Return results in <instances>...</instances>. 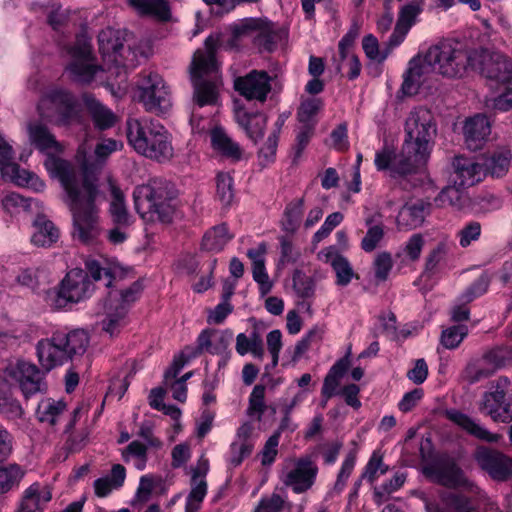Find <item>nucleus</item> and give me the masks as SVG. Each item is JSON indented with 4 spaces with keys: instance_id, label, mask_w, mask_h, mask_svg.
<instances>
[{
    "instance_id": "c756f323",
    "label": "nucleus",
    "mask_w": 512,
    "mask_h": 512,
    "mask_svg": "<svg viewBox=\"0 0 512 512\" xmlns=\"http://www.w3.org/2000/svg\"><path fill=\"white\" fill-rule=\"evenodd\" d=\"M243 31H255L256 44L265 51H272L281 39V32L278 31L273 23L264 22L258 19H250L242 26Z\"/></svg>"
},
{
    "instance_id": "5701e85b",
    "label": "nucleus",
    "mask_w": 512,
    "mask_h": 512,
    "mask_svg": "<svg viewBox=\"0 0 512 512\" xmlns=\"http://www.w3.org/2000/svg\"><path fill=\"white\" fill-rule=\"evenodd\" d=\"M430 211L431 204L422 199L406 202L396 216L397 229L410 231L422 226Z\"/></svg>"
},
{
    "instance_id": "aec40b11",
    "label": "nucleus",
    "mask_w": 512,
    "mask_h": 512,
    "mask_svg": "<svg viewBox=\"0 0 512 512\" xmlns=\"http://www.w3.org/2000/svg\"><path fill=\"white\" fill-rule=\"evenodd\" d=\"M234 87L246 99L263 103L271 91V77L265 71L253 70L237 78Z\"/></svg>"
},
{
    "instance_id": "f3484780",
    "label": "nucleus",
    "mask_w": 512,
    "mask_h": 512,
    "mask_svg": "<svg viewBox=\"0 0 512 512\" xmlns=\"http://www.w3.org/2000/svg\"><path fill=\"white\" fill-rule=\"evenodd\" d=\"M512 354H481L473 359L463 371V378L469 383L478 382L506 367Z\"/></svg>"
},
{
    "instance_id": "f704fd0d",
    "label": "nucleus",
    "mask_w": 512,
    "mask_h": 512,
    "mask_svg": "<svg viewBox=\"0 0 512 512\" xmlns=\"http://www.w3.org/2000/svg\"><path fill=\"white\" fill-rule=\"evenodd\" d=\"M437 481L449 488H463L474 491L475 484L469 480L462 469L454 463H447L437 469Z\"/></svg>"
},
{
    "instance_id": "393cba45",
    "label": "nucleus",
    "mask_w": 512,
    "mask_h": 512,
    "mask_svg": "<svg viewBox=\"0 0 512 512\" xmlns=\"http://www.w3.org/2000/svg\"><path fill=\"white\" fill-rule=\"evenodd\" d=\"M447 418L469 435L488 443L497 442L500 435L490 432L478 421L456 409L446 411Z\"/></svg>"
},
{
    "instance_id": "423d86ee",
    "label": "nucleus",
    "mask_w": 512,
    "mask_h": 512,
    "mask_svg": "<svg viewBox=\"0 0 512 512\" xmlns=\"http://www.w3.org/2000/svg\"><path fill=\"white\" fill-rule=\"evenodd\" d=\"M478 47H468L459 42L443 41L428 49V58L435 64V73L446 78H462L474 71Z\"/></svg>"
},
{
    "instance_id": "c03bdc74",
    "label": "nucleus",
    "mask_w": 512,
    "mask_h": 512,
    "mask_svg": "<svg viewBox=\"0 0 512 512\" xmlns=\"http://www.w3.org/2000/svg\"><path fill=\"white\" fill-rule=\"evenodd\" d=\"M26 470L17 463L0 465V495L19 487Z\"/></svg>"
},
{
    "instance_id": "680f3d73",
    "label": "nucleus",
    "mask_w": 512,
    "mask_h": 512,
    "mask_svg": "<svg viewBox=\"0 0 512 512\" xmlns=\"http://www.w3.org/2000/svg\"><path fill=\"white\" fill-rule=\"evenodd\" d=\"M191 491L186 499V510H193L198 512L202 501L207 494V482L206 479L192 480L191 479Z\"/></svg>"
},
{
    "instance_id": "cd10ccee",
    "label": "nucleus",
    "mask_w": 512,
    "mask_h": 512,
    "mask_svg": "<svg viewBox=\"0 0 512 512\" xmlns=\"http://www.w3.org/2000/svg\"><path fill=\"white\" fill-rule=\"evenodd\" d=\"M455 184L462 187H470L481 180L484 174V168L481 163L474 159L463 156L455 157L453 161Z\"/></svg>"
},
{
    "instance_id": "6e6d98bb",
    "label": "nucleus",
    "mask_w": 512,
    "mask_h": 512,
    "mask_svg": "<svg viewBox=\"0 0 512 512\" xmlns=\"http://www.w3.org/2000/svg\"><path fill=\"white\" fill-rule=\"evenodd\" d=\"M128 295L127 290H122L120 292L121 303L119 306H116L115 314L108 315L102 321V330L107 332L111 337H113L119 331V319L124 317L127 313V300L126 297Z\"/></svg>"
},
{
    "instance_id": "338daca9",
    "label": "nucleus",
    "mask_w": 512,
    "mask_h": 512,
    "mask_svg": "<svg viewBox=\"0 0 512 512\" xmlns=\"http://www.w3.org/2000/svg\"><path fill=\"white\" fill-rule=\"evenodd\" d=\"M10 180L19 186L29 187L36 192H42L45 188V183L36 174L21 168Z\"/></svg>"
},
{
    "instance_id": "c9c22d12",
    "label": "nucleus",
    "mask_w": 512,
    "mask_h": 512,
    "mask_svg": "<svg viewBox=\"0 0 512 512\" xmlns=\"http://www.w3.org/2000/svg\"><path fill=\"white\" fill-rule=\"evenodd\" d=\"M85 268V272H87L88 276L90 275L94 281H98L104 276L107 280L105 284L107 287H112L113 282L124 275V270L119 265L108 263L107 260L100 261L88 258L85 261Z\"/></svg>"
},
{
    "instance_id": "49530a36",
    "label": "nucleus",
    "mask_w": 512,
    "mask_h": 512,
    "mask_svg": "<svg viewBox=\"0 0 512 512\" xmlns=\"http://www.w3.org/2000/svg\"><path fill=\"white\" fill-rule=\"evenodd\" d=\"M233 238L225 224L214 226L208 230L202 239V247L207 251L219 252Z\"/></svg>"
},
{
    "instance_id": "a211bd4d",
    "label": "nucleus",
    "mask_w": 512,
    "mask_h": 512,
    "mask_svg": "<svg viewBox=\"0 0 512 512\" xmlns=\"http://www.w3.org/2000/svg\"><path fill=\"white\" fill-rule=\"evenodd\" d=\"M137 434L141 440L130 442V456L136 458L134 467L142 471L145 469L147 463V450H160L163 448L164 443L160 438L155 436L154 424L149 420L141 422Z\"/></svg>"
},
{
    "instance_id": "72a5a7b5",
    "label": "nucleus",
    "mask_w": 512,
    "mask_h": 512,
    "mask_svg": "<svg viewBox=\"0 0 512 512\" xmlns=\"http://www.w3.org/2000/svg\"><path fill=\"white\" fill-rule=\"evenodd\" d=\"M125 479V467L121 464H114L109 474L94 480V493L99 498H105L109 496L113 491L120 489L124 485Z\"/></svg>"
},
{
    "instance_id": "6ab92c4d",
    "label": "nucleus",
    "mask_w": 512,
    "mask_h": 512,
    "mask_svg": "<svg viewBox=\"0 0 512 512\" xmlns=\"http://www.w3.org/2000/svg\"><path fill=\"white\" fill-rule=\"evenodd\" d=\"M258 436V432L252 423H243L238 428L235 439L230 445L228 464L232 467L241 465L244 459L251 455Z\"/></svg>"
},
{
    "instance_id": "39448f33",
    "label": "nucleus",
    "mask_w": 512,
    "mask_h": 512,
    "mask_svg": "<svg viewBox=\"0 0 512 512\" xmlns=\"http://www.w3.org/2000/svg\"><path fill=\"white\" fill-rule=\"evenodd\" d=\"M130 146L139 155L159 163L174 157L172 135L163 124L152 118L130 121Z\"/></svg>"
},
{
    "instance_id": "9d476101",
    "label": "nucleus",
    "mask_w": 512,
    "mask_h": 512,
    "mask_svg": "<svg viewBox=\"0 0 512 512\" xmlns=\"http://www.w3.org/2000/svg\"><path fill=\"white\" fill-rule=\"evenodd\" d=\"M28 136L30 143L41 153L46 154L44 166L52 178H56L61 183L60 172L50 170L47 164L49 161L64 162L68 166V174L71 179L81 175V170H77L69 161L55 156L56 153L63 152V145L56 140L47 126L42 123H30L28 125Z\"/></svg>"
},
{
    "instance_id": "3c124183",
    "label": "nucleus",
    "mask_w": 512,
    "mask_h": 512,
    "mask_svg": "<svg viewBox=\"0 0 512 512\" xmlns=\"http://www.w3.org/2000/svg\"><path fill=\"white\" fill-rule=\"evenodd\" d=\"M406 477V473L396 472L389 481L375 487L373 493L375 503L377 505L383 504L390 494L396 492L404 485Z\"/></svg>"
},
{
    "instance_id": "bf43d9fd",
    "label": "nucleus",
    "mask_w": 512,
    "mask_h": 512,
    "mask_svg": "<svg viewBox=\"0 0 512 512\" xmlns=\"http://www.w3.org/2000/svg\"><path fill=\"white\" fill-rule=\"evenodd\" d=\"M387 471L388 466L384 464L382 455L378 452H373L361 477L372 484L380 475L385 474Z\"/></svg>"
},
{
    "instance_id": "bb28decb",
    "label": "nucleus",
    "mask_w": 512,
    "mask_h": 512,
    "mask_svg": "<svg viewBox=\"0 0 512 512\" xmlns=\"http://www.w3.org/2000/svg\"><path fill=\"white\" fill-rule=\"evenodd\" d=\"M235 120L246 136L255 144L262 139L267 125V117L260 112H249L244 108L235 110Z\"/></svg>"
},
{
    "instance_id": "13d9d810",
    "label": "nucleus",
    "mask_w": 512,
    "mask_h": 512,
    "mask_svg": "<svg viewBox=\"0 0 512 512\" xmlns=\"http://www.w3.org/2000/svg\"><path fill=\"white\" fill-rule=\"evenodd\" d=\"M237 352H262L263 339L262 335L255 328L249 336L240 333L236 339Z\"/></svg>"
},
{
    "instance_id": "de8ad7c7",
    "label": "nucleus",
    "mask_w": 512,
    "mask_h": 512,
    "mask_svg": "<svg viewBox=\"0 0 512 512\" xmlns=\"http://www.w3.org/2000/svg\"><path fill=\"white\" fill-rule=\"evenodd\" d=\"M511 157V151L507 148L494 151L482 164L484 171L489 172L492 176H503L508 171Z\"/></svg>"
},
{
    "instance_id": "20e7f679",
    "label": "nucleus",
    "mask_w": 512,
    "mask_h": 512,
    "mask_svg": "<svg viewBox=\"0 0 512 512\" xmlns=\"http://www.w3.org/2000/svg\"><path fill=\"white\" fill-rule=\"evenodd\" d=\"M175 185L163 178H153L137 186L133 192L134 206L142 218L162 223L172 222L177 209Z\"/></svg>"
},
{
    "instance_id": "9b49d317",
    "label": "nucleus",
    "mask_w": 512,
    "mask_h": 512,
    "mask_svg": "<svg viewBox=\"0 0 512 512\" xmlns=\"http://www.w3.org/2000/svg\"><path fill=\"white\" fill-rule=\"evenodd\" d=\"M509 384L508 378H498L491 384L490 391L484 393L479 405L480 411L495 422L512 421V396L506 394Z\"/></svg>"
},
{
    "instance_id": "4be33fe9",
    "label": "nucleus",
    "mask_w": 512,
    "mask_h": 512,
    "mask_svg": "<svg viewBox=\"0 0 512 512\" xmlns=\"http://www.w3.org/2000/svg\"><path fill=\"white\" fill-rule=\"evenodd\" d=\"M426 512H479L471 499L458 492H441L436 498L425 500Z\"/></svg>"
},
{
    "instance_id": "ddd939ff",
    "label": "nucleus",
    "mask_w": 512,
    "mask_h": 512,
    "mask_svg": "<svg viewBox=\"0 0 512 512\" xmlns=\"http://www.w3.org/2000/svg\"><path fill=\"white\" fill-rule=\"evenodd\" d=\"M318 466L310 456L290 460L281 474V481L297 494L310 490L318 475Z\"/></svg>"
},
{
    "instance_id": "0e129e2a",
    "label": "nucleus",
    "mask_w": 512,
    "mask_h": 512,
    "mask_svg": "<svg viewBox=\"0 0 512 512\" xmlns=\"http://www.w3.org/2000/svg\"><path fill=\"white\" fill-rule=\"evenodd\" d=\"M464 187L458 184L447 186L440 192L438 201L441 205H449L452 207L460 208L465 202Z\"/></svg>"
},
{
    "instance_id": "ea45409f",
    "label": "nucleus",
    "mask_w": 512,
    "mask_h": 512,
    "mask_svg": "<svg viewBox=\"0 0 512 512\" xmlns=\"http://www.w3.org/2000/svg\"><path fill=\"white\" fill-rule=\"evenodd\" d=\"M141 16H150L160 21H168L171 18L170 6L166 0H130Z\"/></svg>"
},
{
    "instance_id": "774afa93",
    "label": "nucleus",
    "mask_w": 512,
    "mask_h": 512,
    "mask_svg": "<svg viewBox=\"0 0 512 512\" xmlns=\"http://www.w3.org/2000/svg\"><path fill=\"white\" fill-rule=\"evenodd\" d=\"M285 504V500L279 494L273 493L262 496L253 512H282Z\"/></svg>"
},
{
    "instance_id": "7ed1b4c3",
    "label": "nucleus",
    "mask_w": 512,
    "mask_h": 512,
    "mask_svg": "<svg viewBox=\"0 0 512 512\" xmlns=\"http://www.w3.org/2000/svg\"><path fill=\"white\" fill-rule=\"evenodd\" d=\"M478 55L474 71L501 90L498 95L487 99L486 105L502 112L512 110V58L484 47H478Z\"/></svg>"
},
{
    "instance_id": "f257e3e1",
    "label": "nucleus",
    "mask_w": 512,
    "mask_h": 512,
    "mask_svg": "<svg viewBox=\"0 0 512 512\" xmlns=\"http://www.w3.org/2000/svg\"><path fill=\"white\" fill-rule=\"evenodd\" d=\"M47 166L61 173L59 176L65 191V202L73 215V237L84 244H92L100 234L94 204L99 193L95 171L84 163L81 175L71 179L66 163L51 160Z\"/></svg>"
},
{
    "instance_id": "4c0bfd02",
    "label": "nucleus",
    "mask_w": 512,
    "mask_h": 512,
    "mask_svg": "<svg viewBox=\"0 0 512 512\" xmlns=\"http://www.w3.org/2000/svg\"><path fill=\"white\" fill-rule=\"evenodd\" d=\"M83 101L97 129L106 130L114 126L116 122L115 114L102 105L93 95L84 94Z\"/></svg>"
},
{
    "instance_id": "4d7b16f0",
    "label": "nucleus",
    "mask_w": 512,
    "mask_h": 512,
    "mask_svg": "<svg viewBox=\"0 0 512 512\" xmlns=\"http://www.w3.org/2000/svg\"><path fill=\"white\" fill-rule=\"evenodd\" d=\"M293 289L301 299H309L314 296L315 282L301 270H295L292 277Z\"/></svg>"
},
{
    "instance_id": "f8f14e48",
    "label": "nucleus",
    "mask_w": 512,
    "mask_h": 512,
    "mask_svg": "<svg viewBox=\"0 0 512 512\" xmlns=\"http://www.w3.org/2000/svg\"><path fill=\"white\" fill-rule=\"evenodd\" d=\"M197 354H177L163 373L162 384L167 392L171 393L175 401L184 403L187 400V381L195 374L194 370H189L184 374L180 373L191 366Z\"/></svg>"
},
{
    "instance_id": "37998d69",
    "label": "nucleus",
    "mask_w": 512,
    "mask_h": 512,
    "mask_svg": "<svg viewBox=\"0 0 512 512\" xmlns=\"http://www.w3.org/2000/svg\"><path fill=\"white\" fill-rule=\"evenodd\" d=\"M51 499V488L48 485L34 482L23 491L21 503L32 508H40L44 511V508Z\"/></svg>"
},
{
    "instance_id": "b1692460",
    "label": "nucleus",
    "mask_w": 512,
    "mask_h": 512,
    "mask_svg": "<svg viewBox=\"0 0 512 512\" xmlns=\"http://www.w3.org/2000/svg\"><path fill=\"white\" fill-rule=\"evenodd\" d=\"M318 258L331 265L336 275V285L345 287L355 277V272L349 260L340 254L333 246L327 247L318 253Z\"/></svg>"
},
{
    "instance_id": "4468645a",
    "label": "nucleus",
    "mask_w": 512,
    "mask_h": 512,
    "mask_svg": "<svg viewBox=\"0 0 512 512\" xmlns=\"http://www.w3.org/2000/svg\"><path fill=\"white\" fill-rule=\"evenodd\" d=\"M38 112L42 118H56L58 123L67 124L75 112V99L66 90L51 89L39 101Z\"/></svg>"
},
{
    "instance_id": "412c9836",
    "label": "nucleus",
    "mask_w": 512,
    "mask_h": 512,
    "mask_svg": "<svg viewBox=\"0 0 512 512\" xmlns=\"http://www.w3.org/2000/svg\"><path fill=\"white\" fill-rule=\"evenodd\" d=\"M475 460L494 480L503 481L512 476V459L498 451L480 447L475 452Z\"/></svg>"
},
{
    "instance_id": "e433bc0d",
    "label": "nucleus",
    "mask_w": 512,
    "mask_h": 512,
    "mask_svg": "<svg viewBox=\"0 0 512 512\" xmlns=\"http://www.w3.org/2000/svg\"><path fill=\"white\" fill-rule=\"evenodd\" d=\"M380 327L385 336L393 341H404L418 333L421 326L417 324H405L402 328L397 326L396 316L387 312L379 317Z\"/></svg>"
},
{
    "instance_id": "2eb2a0df",
    "label": "nucleus",
    "mask_w": 512,
    "mask_h": 512,
    "mask_svg": "<svg viewBox=\"0 0 512 512\" xmlns=\"http://www.w3.org/2000/svg\"><path fill=\"white\" fill-rule=\"evenodd\" d=\"M5 375L18 382L25 397L43 393L47 389L44 373L36 365L19 361L5 369Z\"/></svg>"
},
{
    "instance_id": "58836bf2",
    "label": "nucleus",
    "mask_w": 512,
    "mask_h": 512,
    "mask_svg": "<svg viewBox=\"0 0 512 512\" xmlns=\"http://www.w3.org/2000/svg\"><path fill=\"white\" fill-rule=\"evenodd\" d=\"M418 13L419 8L414 4H408L401 9L394 31L389 37V47H397L404 41Z\"/></svg>"
},
{
    "instance_id": "5fc2aeb1",
    "label": "nucleus",
    "mask_w": 512,
    "mask_h": 512,
    "mask_svg": "<svg viewBox=\"0 0 512 512\" xmlns=\"http://www.w3.org/2000/svg\"><path fill=\"white\" fill-rule=\"evenodd\" d=\"M108 182L112 197L110 204L111 214L115 222H124L126 220L125 195L111 178Z\"/></svg>"
},
{
    "instance_id": "7c9ffc66",
    "label": "nucleus",
    "mask_w": 512,
    "mask_h": 512,
    "mask_svg": "<svg viewBox=\"0 0 512 512\" xmlns=\"http://www.w3.org/2000/svg\"><path fill=\"white\" fill-rule=\"evenodd\" d=\"M233 342L231 330H203L197 338V352H224Z\"/></svg>"
},
{
    "instance_id": "603ef678",
    "label": "nucleus",
    "mask_w": 512,
    "mask_h": 512,
    "mask_svg": "<svg viewBox=\"0 0 512 512\" xmlns=\"http://www.w3.org/2000/svg\"><path fill=\"white\" fill-rule=\"evenodd\" d=\"M14 152L0 134V171L3 177L10 179L15 173L19 172V165L13 161Z\"/></svg>"
},
{
    "instance_id": "2f4dec72",
    "label": "nucleus",
    "mask_w": 512,
    "mask_h": 512,
    "mask_svg": "<svg viewBox=\"0 0 512 512\" xmlns=\"http://www.w3.org/2000/svg\"><path fill=\"white\" fill-rule=\"evenodd\" d=\"M351 367V361L349 354H345L344 357L339 359L329 370L326 377L324 378L321 394L328 400L333 396L338 395L342 389L340 383L348 373Z\"/></svg>"
},
{
    "instance_id": "1a4fd4ad",
    "label": "nucleus",
    "mask_w": 512,
    "mask_h": 512,
    "mask_svg": "<svg viewBox=\"0 0 512 512\" xmlns=\"http://www.w3.org/2000/svg\"><path fill=\"white\" fill-rule=\"evenodd\" d=\"M94 290L95 285L85 270L71 269L60 282L53 304L57 309L67 308L90 298Z\"/></svg>"
},
{
    "instance_id": "79ce46f5",
    "label": "nucleus",
    "mask_w": 512,
    "mask_h": 512,
    "mask_svg": "<svg viewBox=\"0 0 512 512\" xmlns=\"http://www.w3.org/2000/svg\"><path fill=\"white\" fill-rule=\"evenodd\" d=\"M66 410V403L52 398L42 399L36 409V418L39 422L54 426Z\"/></svg>"
},
{
    "instance_id": "09e8293b",
    "label": "nucleus",
    "mask_w": 512,
    "mask_h": 512,
    "mask_svg": "<svg viewBox=\"0 0 512 512\" xmlns=\"http://www.w3.org/2000/svg\"><path fill=\"white\" fill-rule=\"evenodd\" d=\"M217 39L209 36L205 40L206 50L198 49L194 55L190 66L202 67L203 71H214L216 69L215 48Z\"/></svg>"
},
{
    "instance_id": "6e6552de",
    "label": "nucleus",
    "mask_w": 512,
    "mask_h": 512,
    "mask_svg": "<svg viewBox=\"0 0 512 512\" xmlns=\"http://www.w3.org/2000/svg\"><path fill=\"white\" fill-rule=\"evenodd\" d=\"M67 54L71 61L66 71L71 80L78 84H90L97 73L103 71L100 65L94 63L90 39L84 34L78 35L75 42L67 47Z\"/></svg>"
},
{
    "instance_id": "052dcab7",
    "label": "nucleus",
    "mask_w": 512,
    "mask_h": 512,
    "mask_svg": "<svg viewBox=\"0 0 512 512\" xmlns=\"http://www.w3.org/2000/svg\"><path fill=\"white\" fill-rule=\"evenodd\" d=\"M411 73L418 78L420 81L424 82L427 76L434 72L435 73V64L429 60L428 51L424 56H415L413 57L407 67Z\"/></svg>"
},
{
    "instance_id": "dca6fc26",
    "label": "nucleus",
    "mask_w": 512,
    "mask_h": 512,
    "mask_svg": "<svg viewBox=\"0 0 512 512\" xmlns=\"http://www.w3.org/2000/svg\"><path fill=\"white\" fill-rule=\"evenodd\" d=\"M88 344L89 336L83 329H75L69 333L55 332L51 338L37 343L36 352H85Z\"/></svg>"
},
{
    "instance_id": "e2e57ef3",
    "label": "nucleus",
    "mask_w": 512,
    "mask_h": 512,
    "mask_svg": "<svg viewBox=\"0 0 512 512\" xmlns=\"http://www.w3.org/2000/svg\"><path fill=\"white\" fill-rule=\"evenodd\" d=\"M468 334L466 325H455L442 331L441 344L445 349H455Z\"/></svg>"
},
{
    "instance_id": "0eeeda50",
    "label": "nucleus",
    "mask_w": 512,
    "mask_h": 512,
    "mask_svg": "<svg viewBox=\"0 0 512 512\" xmlns=\"http://www.w3.org/2000/svg\"><path fill=\"white\" fill-rule=\"evenodd\" d=\"M133 93L134 99L149 113L164 116L172 109L171 88L158 72L144 70L139 73Z\"/></svg>"
},
{
    "instance_id": "473e14b6",
    "label": "nucleus",
    "mask_w": 512,
    "mask_h": 512,
    "mask_svg": "<svg viewBox=\"0 0 512 512\" xmlns=\"http://www.w3.org/2000/svg\"><path fill=\"white\" fill-rule=\"evenodd\" d=\"M212 71H203L202 67L190 66V78L194 87V95L199 106L213 104L216 101L215 84L203 79Z\"/></svg>"
},
{
    "instance_id": "f03ea898",
    "label": "nucleus",
    "mask_w": 512,
    "mask_h": 512,
    "mask_svg": "<svg viewBox=\"0 0 512 512\" xmlns=\"http://www.w3.org/2000/svg\"><path fill=\"white\" fill-rule=\"evenodd\" d=\"M404 132L401 153L391 169L393 176L416 173L427 164L437 134L432 112L424 107L412 109L405 121Z\"/></svg>"
},
{
    "instance_id": "864d4df0",
    "label": "nucleus",
    "mask_w": 512,
    "mask_h": 512,
    "mask_svg": "<svg viewBox=\"0 0 512 512\" xmlns=\"http://www.w3.org/2000/svg\"><path fill=\"white\" fill-rule=\"evenodd\" d=\"M216 196L223 206H229L234 200V182L229 173L219 172L216 176Z\"/></svg>"
},
{
    "instance_id": "8fccbe9b",
    "label": "nucleus",
    "mask_w": 512,
    "mask_h": 512,
    "mask_svg": "<svg viewBox=\"0 0 512 512\" xmlns=\"http://www.w3.org/2000/svg\"><path fill=\"white\" fill-rule=\"evenodd\" d=\"M304 211V200L296 199L287 205L282 220V229L288 233H294L299 228Z\"/></svg>"
},
{
    "instance_id": "c85d7f7f",
    "label": "nucleus",
    "mask_w": 512,
    "mask_h": 512,
    "mask_svg": "<svg viewBox=\"0 0 512 512\" xmlns=\"http://www.w3.org/2000/svg\"><path fill=\"white\" fill-rule=\"evenodd\" d=\"M463 130L467 147L475 151L482 147L490 135L491 126L485 115L478 114L466 120Z\"/></svg>"
},
{
    "instance_id": "a878e982",
    "label": "nucleus",
    "mask_w": 512,
    "mask_h": 512,
    "mask_svg": "<svg viewBox=\"0 0 512 512\" xmlns=\"http://www.w3.org/2000/svg\"><path fill=\"white\" fill-rule=\"evenodd\" d=\"M124 38L121 37L119 30L113 28L103 29L98 35L99 51L108 63L115 66H120L122 57L121 51L123 50Z\"/></svg>"
},
{
    "instance_id": "a19ab883",
    "label": "nucleus",
    "mask_w": 512,
    "mask_h": 512,
    "mask_svg": "<svg viewBox=\"0 0 512 512\" xmlns=\"http://www.w3.org/2000/svg\"><path fill=\"white\" fill-rule=\"evenodd\" d=\"M211 143L215 150L234 161H239L242 158L243 150L240 145L231 139L221 128L212 130Z\"/></svg>"
},
{
    "instance_id": "a18cd8bd",
    "label": "nucleus",
    "mask_w": 512,
    "mask_h": 512,
    "mask_svg": "<svg viewBox=\"0 0 512 512\" xmlns=\"http://www.w3.org/2000/svg\"><path fill=\"white\" fill-rule=\"evenodd\" d=\"M36 231L31 237V242L38 247H49L55 243L59 237V230L53 222L43 217L35 221Z\"/></svg>"
},
{
    "instance_id": "69168bd1",
    "label": "nucleus",
    "mask_w": 512,
    "mask_h": 512,
    "mask_svg": "<svg viewBox=\"0 0 512 512\" xmlns=\"http://www.w3.org/2000/svg\"><path fill=\"white\" fill-rule=\"evenodd\" d=\"M152 55V46L148 40H141L130 48V69L148 61Z\"/></svg>"
}]
</instances>
